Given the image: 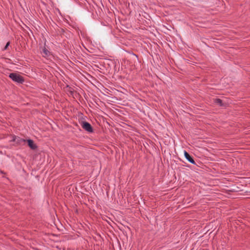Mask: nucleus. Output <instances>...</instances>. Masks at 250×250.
Returning a JSON list of instances; mask_svg holds the SVG:
<instances>
[{
	"label": "nucleus",
	"mask_w": 250,
	"mask_h": 250,
	"mask_svg": "<svg viewBox=\"0 0 250 250\" xmlns=\"http://www.w3.org/2000/svg\"><path fill=\"white\" fill-rule=\"evenodd\" d=\"M9 77L14 82L18 83H22L24 80L19 74L12 73L10 74Z\"/></svg>",
	"instance_id": "obj_1"
},
{
	"label": "nucleus",
	"mask_w": 250,
	"mask_h": 250,
	"mask_svg": "<svg viewBox=\"0 0 250 250\" xmlns=\"http://www.w3.org/2000/svg\"><path fill=\"white\" fill-rule=\"evenodd\" d=\"M82 127L88 132H92L93 130L91 125L86 122H83L82 124Z\"/></svg>",
	"instance_id": "obj_2"
},
{
	"label": "nucleus",
	"mask_w": 250,
	"mask_h": 250,
	"mask_svg": "<svg viewBox=\"0 0 250 250\" xmlns=\"http://www.w3.org/2000/svg\"><path fill=\"white\" fill-rule=\"evenodd\" d=\"M12 141L13 142H15L16 143L18 144H21L22 143H25V140L23 139H21L20 138V137H17V136H13L12 137Z\"/></svg>",
	"instance_id": "obj_3"
},
{
	"label": "nucleus",
	"mask_w": 250,
	"mask_h": 250,
	"mask_svg": "<svg viewBox=\"0 0 250 250\" xmlns=\"http://www.w3.org/2000/svg\"><path fill=\"white\" fill-rule=\"evenodd\" d=\"M184 156L187 160L190 163L195 165V162L193 160V158L186 151H184Z\"/></svg>",
	"instance_id": "obj_4"
},
{
	"label": "nucleus",
	"mask_w": 250,
	"mask_h": 250,
	"mask_svg": "<svg viewBox=\"0 0 250 250\" xmlns=\"http://www.w3.org/2000/svg\"><path fill=\"white\" fill-rule=\"evenodd\" d=\"M42 55L44 57H49L51 56V54L49 51L46 48H43L42 51Z\"/></svg>",
	"instance_id": "obj_5"
},
{
	"label": "nucleus",
	"mask_w": 250,
	"mask_h": 250,
	"mask_svg": "<svg viewBox=\"0 0 250 250\" xmlns=\"http://www.w3.org/2000/svg\"><path fill=\"white\" fill-rule=\"evenodd\" d=\"M214 102L216 104L219 105L220 106H222V101L219 99H216L214 101Z\"/></svg>",
	"instance_id": "obj_6"
},
{
	"label": "nucleus",
	"mask_w": 250,
	"mask_h": 250,
	"mask_svg": "<svg viewBox=\"0 0 250 250\" xmlns=\"http://www.w3.org/2000/svg\"><path fill=\"white\" fill-rule=\"evenodd\" d=\"M37 148V146L33 143L32 142V154L33 153V150Z\"/></svg>",
	"instance_id": "obj_7"
},
{
	"label": "nucleus",
	"mask_w": 250,
	"mask_h": 250,
	"mask_svg": "<svg viewBox=\"0 0 250 250\" xmlns=\"http://www.w3.org/2000/svg\"><path fill=\"white\" fill-rule=\"evenodd\" d=\"M27 142H28V146L30 148H31V140L29 139V140H28Z\"/></svg>",
	"instance_id": "obj_8"
},
{
	"label": "nucleus",
	"mask_w": 250,
	"mask_h": 250,
	"mask_svg": "<svg viewBox=\"0 0 250 250\" xmlns=\"http://www.w3.org/2000/svg\"><path fill=\"white\" fill-rule=\"evenodd\" d=\"M9 44H10L9 42H8L6 43V44L5 46V47H4V50L7 49V48L8 46H9Z\"/></svg>",
	"instance_id": "obj_9"
}]
</instances>
